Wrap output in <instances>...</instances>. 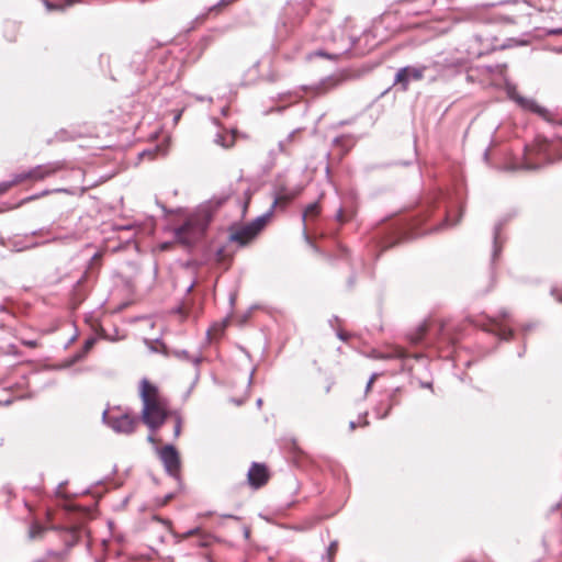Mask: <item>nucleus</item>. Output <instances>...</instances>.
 Wrapping results in <instances>:
<instances>
[{"instance_id": "nucleus-53", "label": "nucleus", "mask_w": 562, "mask_h": 562, "mask_svg": "<svg viewBox=\"0 0 562 562\" xmlns=\"http://www.w3.org/2000/svg\"><path fill=\"white\" fill-rule=\"evenodd\" d=\"M306 12V7L305 4H299L297 9H296V14L297 15H301L302 13H305Z\"/></svg>"}, {"instance_id": "nucleus-10", "label": "nucleus", "mask_w": 562, "mask_h": 562, "mask_svg": "<svg viewBox=\"0 0 562 562\" xmlns=\"http://www.w3.org/2000/svg\"><path fill=\"white\" fill-rule=\"evenodd\" d=\"M516 211H509L505 213L501 218L495 223L493 228V250H492V258H491V265L494 267L496 259L499 257L503 244L501 240V233L504 226L516 216Z\"/></svg>"}, {"instance_id": "nucleus-43", "label": "nucleus", "mask_w": 562, "mask_h": 562, "mask_svg": "<svg viewBox=\"0 0 562 562\" xmlns=\"http://www.w3.org/2000/svg\"><path fill=\"white\" fill-rule=\"evenodd\" d=\"M356 281H357V277H356V273H351L347 280V286L348 289H352L356 284Z\"/></svg>"}, {"instance_id": "nucleus-18", "label": "nucleus", "mask_w": 562, "mask_h": 562, "mask_svg": "<svg viewBox=\"0 0 562 562\" xmlns=\"http://www.w3.org/2000/svg\"><path fill=\"white\" fill-rule=\"evenodd\" d=\"M273 211H274V209H272V206H270V209L266 213L257 216L255 220L247 223L249 225L251 232H254L258 236L266 227L269 218L273 214Z\"/></svg>"}, {"instance_id": "nucleus-15", "label": "nucleus", "mask_w": 562, "mask_h": 562, "mask_svg": "<svg viewBox=\"0 0 562 562\" xmlns=\"http://www.w3.org/2000/svg\"><path fill=\"white\" fill-rule=\"evenodd\" d=\"M53 530L61 531L64 533L63 540L67 550L75 547L80 539V528L78 526L72 527H61V526H53Z\"/></svg>"}, {"instance_id": "nucleus-44", "label": "nucleus", "mask_w": 562, "mask_h": 562, "mask_svg": "<svg viewBox=\"0 0 562 562\" xmlns=\"http://www.w3.org/2000/svg\"><path fill=\"white\" fill-rule=\"evenodd\" d=\"M376 376H378V374H376V373H373V374L370 376V379H369V381L367 382V385H366V390H364V391H366V393H368V392L371 390L372 384H373V382H374V380H375V378H376Z\"/></svg>"}, {"instance_id": "nucleus-36", "label": "nucleus", "mask_w": 562, "mask_h": 562, "mask_svg": "<svg viewBox=\"0 0 562 562\" xmlns=\"http://www.w3.org/2000/svg\"><path fill=\"white\" fill-rule=\"evenodd\" d=\"M214 143L222 146L223 148H228L231 144L226 143V137L220 133L215 135Z\"/></svg>"}, {"instance_id": "nucleus-26", "label": "nucleus", "mask_w": 562, "mask_h": 562, "mask_svg": "<svg viewBox=\"0 0 562 562\" xmlns=\"http://www.w3.org/2000/svg\"><path fill=\"white\" fill-rule=\"evenodd\" d=\"M319 213V204L317 202L310 203L302 214L303 222L306 221L307 216H316Z\"/></svg>"}, {"instance_id": "nucleus-35", "label": "nucleus", "mask_w": 562, "mask_h": 562, "mask_svg": "<svg viewBox=\"0 0 562 562\" xmlns=\"http://www.w3.org/2000/svg\"><path fill=\"white\" fill-rule=\"evenodd\" d=\"M26 179H30V173H29V170L27 171H23V172H20V173H15L13 176V179L10 180L12 182V186L13 184H18Z\"/></svg>"}, {"instance_id": "nucleus-46", "label": "nucleus", "mask_w": 562, "mask_h": 562, "mask_svg": "<svg viewBox=\"0 0 562 562\" xmlns=\"http://www.w3.org/2000/svg\"><path fill=\"white\" fill-rule=\"evenodd\" d=\"M300 132V128H296L294 131H292L285 138L286 143L290 144L293 142L294 137H295V134Z\"/></svg>"}, {"instance_id": "nucleus-6", "label": "nucleus", "mask_w": 562, "mask_h": 562, "mask_svg": "<svg viewBox=\"0 0 562 562\" xmlns=\"http://www.w3.org/2000/svg\"><path fill=\"white\" fill-rule=\"evenodd\" d=\"M157 451L166 473L180 482L181 460L176 446L172 443H167L160 449L157 448Z\"/></svg>"}, {"instance_id": "nucleus-40", "label": "nucleus", "mask_w": 562, "mask_h": 562, "mask_svg": "<svg viewBox=\"0 0 562 562\" xmlns=\"http://www.w3.org/2000/svg\"><path fill=\"white\" fill-rule=\"evenodd\" d=\"M544 33H546V35H549V36L562 35V27L546 29Z\"/></svg>"}, {"instance_id": "nucleus-45", "label": "nucleus", "mask_w": 562, "mask_h": 562, "mask_svg": "<svg viewBox=\"0 0 562 562\" xmlns=\"http://www.w3.org/2000/svg\"><path fill=\"white\" fill-rule=\"evenodd\" d=\"M551 295L554 296L558 302L562 303V294L559 292L558 289L552 288Z\"/></svg>"}, {"instance_id": "nucleus-38", "label": "nucleus", "mask_w": 562, "mask_h": 562, "mask_svg": "<svg viewBox=\"0 0 562 562\" xmlns=\"http://www.w3.org/2000/svg\"><path fill=\"white\" fill-rule=\"evenodd\" d=\"M158 150H159V147H158V146H156V147H155V149H145V150L140 151V153L138 154V156H139V158H144V157H146V156H148V157H150V158H151V157H154V156H155V154H156Z\"/></svg>"}, {"instance_id": "nucleus-63", "label": "nucleus", "mask_w": 562, "mask_h": 562, "mask_svg": "<svg viewBox=\"0 0 562 562\" xmlns=\"http://www.w3.org/2000/svg\"><path fill=\"white\" fill-rule=\"evenodd\" d=\"M101 254L100 252H95L93 256H92V260H97V259H100L101 258Z\"/></svg>"}, {"instance_id": "nucleus-13", "label": "nucleus", "mask_w": 562, "mask_h": 562, "mask_svg": "<svg viewBox=\"0 0 562 562\" xmlns=\"http://www.w3.org/2000/svg\"><path fill=\"white\" fill-rule=\"evenodd\" d=\"M303 188L302 187H295L293 189L288 188L285 184H279L276 187V190L273 192V202H272V209H276L277 205L281 202L289 203L292 200H294L297 195L301 194Z\"/></svg>"}, {"instance_id": "nucleus-2", "label": "nucleus", "mask_w": 562, "mask_h": 562, "mask_svg": "<svg viewBox=\"0 0 562 562\" xmlns=\"http://www.w3.org/2000/svg\"><path fill=\"white\" fill-rule=\"evenodd\" d=\"M231 191L212 196L201 204L183 224L175 228V239L189 250L203 240L215 212L229 199Z\"/></svg>"}, {"instance_id": "nucleus-29", "label": "nucleus", "mask_w": 562, "mask_h": 562, "mask_svg": "<svg viewBox=\"0 0 562 562\" xmlns=\"http://www.w3.org/2000/svg\"><path fill=\"white\" fill-rule=\"evenodd\" d=\"M95 342H97V338L94 336H91V337H89L88 339L85 340L81 350H79V352L82 353L83 358L93 348Z\"/></svg>"}, {"instance_id": "nucleus-59", "label": "nucleus", "mask_w": 562, "mask_h": 562, "mask_svg": "<svg viewBox=\"0 0 562 562\" xmlns=\"http://www.w3.org/2000/svg\"><path fill=\"white\" fill-rule=\"evenodd\" d=\"M356 427H357V423H356L355 420H350V422H349V429H350V430H355V429H356Z\"/></svg>"}, {"instance_id": "nucleus-25", "label": "nucleus", "mask_w": 562, "mask_h": 562, "mask_svg": "<svg viewBox=\"0 0 562 562\" xmlns=\"http://www.w3.org/2000/svg\"><path fill=\"white\" fill-rule=\"evenodd\" d=\"M338 550V541L333 540L327 547L326 553L322 555V560L327 559L328 562H334V557Z\"/></svg>"}, {"instance_id": "nucleus-50", "label": "nucleus", "mask_w": 562, "mask_h": 562, "mask_svg": "<svg viewBox=\"0 0 562 562\" xmlns=\"http://www.w3.org/2000/svg\"><path fill=\"white\" fill-rule=\"evenodd\" d=\"M243 536L246 540H248L250 538V528L247 527V526H244L243 528Z\"/></svg>"}, {"instance_id": "nucleus-20", "label": "nucleus", "mask_w": 562, "mask_h": 562, "mask_svg": "<svg viewBox=\"0 0 562 562\" xmlns=\"http://www.w3.org/2000/svg\"><path fill=\"white\" fill-rule=\"evenodd\" d=\"M412 164H413L412 160H392V161L378 162V164H367L363 167V170H364V172L370 173L378 169H386V168H391L394 166L407 167V166H411Z\"/></svg>"}, {"instance_id": "nucleus-47", "label": "nucleus", "mask_w": 562, "mask_h": 562, "mask_svg": "<svg viewBox=\"0 0 562 562\" xmlns=\"http://www.w3.org/2000/svg\"><path fill=\"white\" fill-rule=\"evenodd\" d=\"M498 316L502 318V319H507L509 317V312L506 310V308H502L499 312H498Z\"/></svg>"}, {"instance_id": "nucleus-39", "label": "nucleus", "mask_w": 562, "mask_h": 562, "mask_svg": "<svg viewBox=\"0 0 562 562\" xmlns=\"http://www.w3.org/2000/svg\"><path fill=\"white\" fill-rule=\"evenodd\" d=\"M506 68V65H499V64H496V65H488L486 66V70L488 72H495V71H498V72H503V69Z\"/></svg>"}, {"instance_id": "nucleus-48", "label": "nucleus", "mask_w": 562, "mask_h": 562, "mask_svg": "<svg viewBox=\"0 0 562 562\" xmlns=\"http://www.w3.org/2000/svg\"><path fill=\"white\" fill-rule=\"evenodd\" d=\"M224 251H225V248L224 247H220L217 248V250L215 251V256L218 260H222L223 257H224Z\"/></svg>"}, {"instance_id": "nucleus-42", "label": "nucleus", "mask_w": 562, "mask_h": 562, "mask_svg": "<svg viewBox=\"0 0 562 562\" xmlns=\"http://www.w3.org/2000/svg\"><path fill=\"white\" fill-rule=\"evenodd\" d=\"M200 527H194V528H191L189 530H187L184 533H183V538H188V537H191V536H194V535H198L200 532Z\"/></svg>"}, {"instance_id": "nucleus-32", "label": "nucleus", "mask_w": 562, "mask_h": 562, "mask_svg": "<svg viewBox=\"0 0 562 562\" xmlns=\"http://www.w3.org/2000/svg\"><path fill=\"white\" fill-rule=\"evenodd\" d=\"M48 193H49V191H48V190H44V191L38 192V193H36V194L29 195V196H26V198L22 199V200H21V201L15 205V206H16V207H18V206H21V205H23V204H25V203H27V202H31V201H33V200H36V199H38V198H41V196H44V195H46V194H48Z\"/></svg>"}, {"instance_id": "nucleus-24", "label": "nucleus", "mask_w": 562, "mask_h": 562, "mask_svg": "<svg viewBox=\"0 0 562 562\" xmlns=\"http://www.w3.org/2000/svg\"><path fill=\"white\" fill-rule=\"evenodd\" d=\"M228 318L226 317L221 323H215L211 328L206 330V336L209 339H212L216 335H222L225 327L227 326Z\"/></svg>"}, {"instance_id": "nucleus-8", "label": "nucleus", "mask_w": 562, "mask_h": 562, "mask_svg": "<svg viewBox=\"0 0 562 562\" xmlns=\"http://www.w3.org/2000/svg\"><path fill=\"white\" fill-rule=\"evenodd\" d=\"M505 90L507 97L515 101L522 110L536 113L540 116H544L548 113V110L539 105L533 99L520 95L517 92L516 86L508 80L505 81Z\"/></svg>"}, {"instance_id": "nucleus-28", "label": "nucleus", "mask_w": 562, "mask_h": 562, "mask_svg": "<svg viewBox=\"0 0 562 562\" xmlns=\"http://www.w3.org/2000/svg\"><path fill=\"white\" fill-rule=\"evenodd\" d=\"M44 531L45 528L42 525L34 522L30 527L29 537L30 539H36L41 537L44 533Z\"/></svg>"}, {"instance_id": "nucleus-14", "label": "nucleus", "mask_w": 562, "mask_h": 562, "mask_svg": "<svg viewBox=\"0 0 562 562\" xmlns=\"http://www.w3.org/2000/svg\"><path fill=\"white\" fill-rule=\"evenodd\" d=\"M487 322L488 323L484 326V330L494 334L501 340H510L513 338V329L501 325L496 317H488Z\"/></svg>"}, {"instance_id": "nucleus-21", "label": "nucleus", "mask_w": 562, "mask_h": 562, "mask_svg": "<svg viewBox=\"0 0 562 562\" xmlns=\"http://www.w3.org/2000/svg\"><path fill=\"white\" fill-rule=\"evenodd\" d=\"M170 353L180 360L192 362L196 368L195 379L199 378V366L202 361V356L200 353L196 356H191L186 349H173Z\"/></svg>"}, {"instance_id": "nucleus-60", "label": "nucleus", "mask_w": 562, "mask_h": 562, "mask_svg": "<svg viewBox=\"0 0 562 562\" xmlns=\"http://www.w3.org/2000/svg\"><path fill=\"white\" fill-rule=\"evenodd\" d=\"M248 203H249V199L247 201H245L244 204H243V215H245V213H246V210L248 207Z\"/></svg>"}, {"instance_id": "nucleus-19", "label": "nucleus", "mask_w": 562, "mask_h": 562, "mask_svg": "<svg viewBox=\"0 0 562 562\" xmlns=\"http://www.w3.org/2000/svg\"><path fill=\"white\" fill-rule=\"evenodd\" d=\"M295 25H296L295 21H291V22H289L286 20L279 21L276 25V40L278 42H283L290 35V33H292L294 31Z\"/></svg>"}, {"instance_id": "nucleus-5", "label": "nucleus", "mask_w": 562, "mask_h": 562, "mask_svg": "<svg viewBox=\"0 0 562 562\" xmlns=\"http://www.w3.org/2000/svg\"><path fill=\"white\" fill-rule=\"evenodd\" d=\"M157 396L158 387L144 378L139 384V397L143 403L140 418L151 432L158 430L169 415L157 401Z\"/></svg>"}, {"instance_id": "nucleus-61", "label": "nucleus", "mask_w": 562, "mask_h": 562, "mask_svg": "<svg viewBox=\"0 0 562 562\" xmlns=\"http://www.w3.org/2000/svg\"><path fill=\"white\" fill-rule=\"evenodd\" d=\"M76 338H77V335L75 334V335H74V336L68 340V342L66 344V346H65V347L67 348L70 344H72V342L75 341V339H76Z\"/></svg>"}, {"instance_id": "nucleus-30", "label": "nucleus", "mask_w": 562, "mask_h": 562, "mask_svg": "<svg viewBox=\"0 0 562 562\" xmlns=\"http://www.w3.org/2000/svg\"><path fill=\"white\" fill-rule=\"evenodd\" d=\"M55 138L59 142H67V140L75 139L74 135L65 128H60L59 131H57L55 133Z\"/></svg>"}, {"instance_id": "nucleus-12", "label": "nucleus", "mask_w": 562, "mask_h": 562, "mask_svg": "<svg viewBox=\"0 0 562 562\" xmlns=\"http://www.w3.org/2000/svg\"><path fill=\"white\" fill-rule=\"evenodd\" d=\"M269 480V471L265 463L252 462L247 473L248 484L258 490L262 487Z\"/></svg>"}, {"instance_id": "nucleus-27", "label": "nucleus", "mask_w": 562, "mask_h": 562, "mask_svg": "<svg viewBox=\"0 0 562 562\" xmlns=\"http://www.w3.org/2000/svg\"><path fill=\"white\" fill-rule=\"evenodd\" d=\"M74 3H75V0H66L65 4L54 3V2H50L49 0H44V5L46 7V9L48 11L64 10L65 8L70 7Z\"/></svg>"}, {"instance_id": "nucleus-56", "label": "nucleus", "mask_w": 562, "mask_h": 562, "mask_svg": "<svg viewBox=\"0 0 562 562\" xmlns=\"http://www.w3.org/2000/svg\"><path fill=\"white\" fill-rule=\"evenodd\" d=\"M182 115V110L173 116V123L177 124Z\"/></svg>"}, {"instance_id": "nucleus-33", "label": "nucleus", "mask_w": 562, "mask_h": 562, "mask_svg": "<svg viewBox=\"0 0 562 562\" xmlns=\"http://www.w3.org/2000/svg\"><path fill=\"white\" fill-rule=\"evenodd\" d=\"M182 428V417L180 414L175 413V427H173V436L178 438L181 434Z\"/></svg>"}, {"instance_id": "nucleus-51", "label": "nucleus", "mask_w": 562, "mask_h": 562, "mask_svg": "<svg viewBox=\"0 0 562 562\" xmlns=\"http://www.w3.org/2000/svg\"><path fill=\"white\" fill-rule=\"evenodd\" d=\"M23 345L26 347L35 348L37 346L36 340H24Z\"/></svg>"}, {"instance_id": "nucleus-37", "label": "nucleus", "mask_w": 562, "mask_h": 562, "mask_svg": "<svg viewBox=\"0 0 562 562\" xmlns=\"http://www.w3.org/2000/svg\"><path fill=\"white\" fill-rule=\"evenodd\" d=\"M278 150L281 154H285V155H290L291 154L290 148H289V144L286 143L285 139L280 140L278 143Z\"/></svg>"}, {"instance_id": "nucleus-58", "label": "nucleus", "mask_w": 562, "mask_h": 562, "mask_svg": "<svg viewBox=\"0 0 562 562\" xmlns=\"http://www.w3.org/2000/svg\"><path fill=\"white\" fill-rule=\"evenodd\" d=\"M194 285H195V281H192V282L188 285V288H187V290H186V293H187V294H188V293H190V292L193 290Z\"/></svg>"}, {"instance_id": "nucleus-4", "label": "nucleus", "mask_w": 562, "mask_h": 562, "mask_svg": "<svg viewBox=\"0 0 562 562\" xmlns=\"http://www.w3.org/2000/svg\"><path fill=\"white\" fill-rule=\"evenodd\" d=\"M562 159V151L557 150L553 144H539L535 147L525 146L524 160L512 161L503 167L505 171H537L542 167Z\"/></svg>"}, {"instance_id": "nucleus-22", "label": "nucleus", "mask_w": 562, "mask_h": 562, "mask_svg": "<svg viewBox=\"0 0 562 562\" xmlns=\"http://www.w3.org/2000/svg\"><path fill=\"white\" fill-rule=\"evenodd\" d=\"M397 391H398V389H395V390L393 391V393H392V394H390V396H389L390 403H389V405L386 406V408H385V409H381V406H380V405H376V406L374 407V413H375V415H376V418H379V419H385V418H387V417H389V415L391 414V411H392L393 406H394V405H397V402H395V401H394V393H395V392H397Z\"/></svg>"}, {"instance_id": "nucleus-11", "label": "nucleus", "mask_w": 562, "mask_h": 562, "mask_svg": "<svg viewBox=\"0 0 562 562\" xmlns=\"http://www.w3.org/2000/svg\"><path fill=\"white\" fill-rule=\"evenodd\" d=\"M426 67L405 66L397 70L394 78V83L400 86L402 90H407L411 81L423 79Z\"/></svg>"}, {"instance_id": "nucleus-16", "label": "nucleus", "mask_w": 562, "mask_h": 562, "mask_svg": "<svg viewBox=\"0 0 562 562\" xmlns=\"http://www.w3.org/2000/svg\"><path fill=\"white\" fill-rule=\"evenodd\" d=\"M351 77L352 76L349 72H340L334 76H329L321 81V89L326 92L330 89L339 87Z\"/></svg>"}, {"instance_id": "nucleus-7", "label": "nucleus", "mask_w": 562, "mask_h": 562, "mask_svg": "<svg viewBox=\"0 0 562 562\" xmlns=\"http://www.w3.org/2000/svg\"><path fill=\"white\" fill-rule=\"evenodd\" d=\"M102 420L115 432L130 435L134 432L138 419L131 417L128 414H121L117 416H110L108 411L102 414Z\"/></svg>"}, {"instance_id": "nucleus-23", "label": "nucleus", "mask_w": 562, "mask_h": 562, "mask_svg": "<svg viewBox=\"0 0 562 562\" xmlns=\"http://www.w3.org/2000/svg\"><path fill=\"white\" fill-rule=\"evenodd\" d=\"M427 324L422 323L419 324L413 333L409 334V340L414 345L422 344L426 337L427 334Z\"/></svg>"}, {"instance_id": "nucleus-57", "label": "nucleus", "mask_w": 562, "mask_h": 562, "mask_svg": "<svg viewBox=\"0 0 562 562\" xmlns=\"http://www.w3.org/2000/svg\"><path fill=\"white\" fill-rule=\"evenodd\" d=\"M254 373H255V369L251 370L250 374H249V378H248V382H247V386L249 387L252 383V376H254Z\"/></svg>"}, {"instance_id": "nucleus-49", "label": "nucleus", "mask_w": 562, "mask_h": 562, "mask_svg": "<svg viewBox=\"0 0 562 562\" xmlns=\"http://www.w3.org/2000/svg\"><path fill=\"white\" fill-rule=\"evenodd\" d=\"M336 220L339 221V222H344L345 221V214H344V211L342 209H339L336 213Z\"/></svg>"}, {"instance_id": "nucleus-31", "label": "nucleus", "mask_w": 562, "mask_h": 562, "mask_svg": "<svg viewBox=\"0 0 562 562\" xmlns=\"http://www.w3.org/2000/svg\"><path fill=\"white\" fill-rule=\"evenodd\" d=\"M83 356L82 353H80L79 351L75 352L74 355H71L66 361H65V364L64 367L65 368H69L71 366H74L75 363L83 360Z\"/></svg>"}, {"instance_id": "nucleus-3", "label": "nucleus", "mask_w": 562, "mask_h": 562, "mask_svg": "<svg viewBox=\"0 0 562 562\" xmlns=\"http://www.w3.org/2000/svg\"><path fill=\"white\" fill-rule=\"evenodd\" d=\"M434 209H442V218L439 224L427 229L416 228V232H408L404 227H396L394 228L391 240L386 241L385 248L392 247L401 240L413 236H418L428 232L454 226L459 223L462 215L461 202L458 199H452L448 193L442 191H440L431 201H429L427 206L420 212L419 215L423 216V222L427 221L429 213L432 212Z\"/></svg>"}, {"instance_id": "nucleus-54", "label": "nucleus", "mask_w": 562, "mask_h": 562, "mask_svg": "<svg viewBox=\"0 0 562 562\" xmlns=\"http://www.w3.org/2000/svg\"><path fill=\"white\" fill-rule=\"evenodd\" d=\"M222 518H228V519H235V520H239L240 517L236 516V515H233V514H223L221 515Z\"/></svg>"}, {"instance_id": "nucleus-17", "label": "nucleus", "mask_w": 562, "mask_h": 562, "mask_svg": "<svg viewBox=\"0 0 562 562\" xmlns=\"http://www.w3.org/2000/svg\"><path fill=\"white\" fill-rule=\"evenodd\" d=\"M56 171H57V168L54 165L48 164V165L35 166L34 168H31L29 170V173H30V179L43 180L46 177L54 175Z\"/></svg>"}, {"instance_id": "nucleus-52", "label": "nucleus", "mask_w": 562, "mask_h": 562, "mask_svg": "<svg viewBox=\"0 0 562 562\" xmlns=\"http://www.w3.org/2000/svg\"><path fill=\"white\" fill-rule=\"evenodd\" d=\"M337 337L342 341H347L349 336L344 331H338Z\"/></svg>"}, {"instance_id": "nucleus-41", "label": "nucleus", "mask_w": 562, "mask_h": 562, "mask_svg": "<svg viewBox=\"0 0 562 562\" xmlns=\"http://www.w3.org/2000/svg\"><path fill=\"white\" fill-rule=\"evenodd\" d=\"M12 187L11 181H2L0 182V194L7 192Z\"/></svg>"}, {"instance_id": "nucleus-1", "label": "nucleus", "mask_w": 562, "mask_h": 562, "mask_svg": "<svg viewBox=\"0 0 562 562\" xmlns=\"http://www.w3.org/2000/svg\"><path fill=\"white\" fill-rule=\"evenodd\" d=\"M349 21V16H336L330 9L321 10L315 19L316 30L314 38L334 44L335 50L328 53L325 49H317L313 55L336 59L339 56L349 53L351 49L356 50V55L366 54V49L358 47L361 38L356 37L353 34H346V27Z\"/></svg>"}, {"instance_id": "nucleus-55", "label": "nucleus", "mask_w": 562, "mask_h": 562, "mask_svg": "<svg viewBox=\"0 0 562 562\" xmlns=\"http://www.w3.org/2000/svg\"><path fill=\"white\" fill-rule=\"evenodd\" d=\"M483 159L485 162H488L490 159V148H486L483 153Z\"/></svg>"}, {"instance_id": "nucleus-34", "label": "nucleus", "mask_w": 562, "mask_h": 562, "mask_svg": "<svg viewBox=\"0 0 562 562\" xmlns=\"http://www.w3.org/2000/svg\"><path fill=\"white\" fill-rule=\"evenodd\" d=\"M175 496H176V493L170 492V493L166 494L162 497H157L155 499L156 505L159 506V507H162V506L167 505L171 499H173Z\"/></svg>"}, {"instance_id": "nucleus-62", "label": "nucleus", "mask_w": 562, "mask_h": 562, "mask_svg": "<svg viewBox=\"0 0 562 562\" xmlns=\"http://www.w3.org/2000/svg\"><path fill=\"white\" fill-rule=\"evenodd\" d=\"M147 441H148V442H151V443H154V442H155V437H154V435H153V434H150V435H148V436H147Z\"/></svg>"}, {"instance_id": "nucleus-9", "label": "nucleus", "mask_w": 562, "mask_h": 562, "mask_svg": "<svg viewBox=\"0 0 562 562\" xmlns=\"http://www.w3.org/2000/svg\"><path fill=\"white\" fill-rule=\"evenodd\" d=\"M228 232V241L236 244L238 247H246L257 238V235L251 232L248 224L233 223L229 225Z\"/></svg>"}, {"instance_id": "nucleus-64", "label": "nucleus", "mask_w": 562, "mask_h": 562, "mask_svg": "<svg viewBox=\"0 0 562 562\" xmlns=\"http://www.w3.org/2000/svg\"><path fill=\"white\" fill-rule=\"evenodd\" d=\"M553 50L555 53L562 54V46L555 47Z\"/></svg>"}]
</instances>
